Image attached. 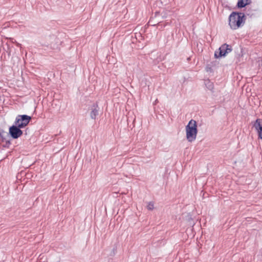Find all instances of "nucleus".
Instances as JSON below:
<instances>
[{"mask_svg":"<svg viewBox=\"0 0 262 262\" xmlns=\"http://www.w3.org/2000/svg\"><path fill=\"white\" fill-rule=\"evenodd\" d=\"M98 114V110L97 108H94L93 109L90 113V116L92 119H95L96 116Z\"/></svg>","mask_w":262,"mask_h":262,"instance_id":"nucleus-8","label":"nucleus"},{"mask_svg":"<svg viewBox=\"0 0 262 262\" xmlns=\"http://www.w3.org/2000/svg\"><path fill=\"white\" fill-rule=\"evenodd\" d=\"M185 129L187 140L190 142L194 141L198 133L196 122L194 120H190Z\"/></svg>","mask_w":262,"mask_h":262,"instance_id":"nucleus-2","label":"nucleus"},{"mask_svg":"<svg viewBox=\"0 0 262 262\" xmlns=\"http://www.w3.org/2000/svg\"><path fill=\"white\" fill-rule=\"evenodd\" d=\"M210 68H208L207 69V71H209V70H210Z\"/></svg>","mask_w":262,"mask_h":262,"instance_id":"nucleus-15","label":"nucleus"},{"mask_svg":"<svg viewBox=\"0 0 262 262\" xmlns=\"http://www.w3.org/2000/svg\"><path fill=\"white\" fill-rule=\"evenodd\" d=\"M248 4V0H238L237 6L238 8H244Z\"/></svg>","mask_w":262,"mask_h":262,"instance_id":"nucleus-6","label":"nucleus"},{"mask_svg":"<svg viewBox=\"0 0 262 262\" xmlns=\"http://www.w3.org/2000/svg\"><path fill=\"white\" fill-rule=\"evenodd\" d=\"M31 120V117L26 115H18L15 121V125L19 128H23L26 126Z\"/></svg>","mask_w":262,"mask_h":262,"instance_id":"nucleus-3","label":"nucleus"},{"mask_svg":"<svg viewBox=\"0 0 262 262\" xmlns=\"http://www.w3.org/2000/svg\"><path fill=\"white\" fill-rule=\"evenodd\" d=\"M204 82L208 90L211 91L213 89V84L209 80H205Z\"/></svg>","mask_w":262,"mask_h":262,"instance_id":"nucleus-7","label":"nucleus"},{"mask_svg":"<svg viewBox=\"0 0 262 262\" xmlns=\"http://www.w3.org/2000/svg\"><path fill=\"white\" fill-rule=\"evenodd\" d=\"M20 128L16 125L9 128V134L13 139H17L23 135V132Z\"/></svg>","mask_w":262,"mask_h":262,"instance_id":"nucleus-5","label":"nucleus"},{"mask_svg":"<svg viewBox=\"0 0 262 262\" xmlns=\"http://www.w3.org/2000/svg\"><path fill=\"white\" fill-rule=\"evenodd\" d=\"M147 208L149 210H152L154 209V204L152 202H150L147 205Z\"/></svg>","mask_w":262,"mask_h":262,"instance_id":"nucleus-10","label":"nucleus"},{"mask_svg":"<svg viewBox=\"0 0 262 262\" xmlns=\"http://www.w3.org/2000/svg\"><path fill=\"white\" fill-rule=\"evenodd\" d=\"M9 39L11 40V41H12V42L13 43H15L16 41H14V39L13 38H9Z\"/></svg>","mask_w":262,"mask_h":262,"instance_id":"nucleus-13","label":"nucleus"},{"mask_svg":"<svg viewBox=\"0 0 262 262\" xmlns=\"http://www.w3.org/2000/svg\"><path fill=\"white\" fill-rule=\"evenodd\" d=\"M231 47L226 43H224L220 47L217 51L215 52L214 56L216 58L225 56L227 54L231 52Z\"/></svg>","mask_w":262,"mask_h":262,"instance_id":"nucleus-4","label":"nucleus"},{"mask_svg":"<svg viewBox=\"0 0 262 262\" xmlns=\"http://www.w3.org/2000/svg\"><path fill=\"white\" fill-rule=\"evenodd\" d=\"M261 126H262L260 124V121L259 119H257L254 124V127L255 128V129H257L259 127H260Z\"/></svg>","mask_w":262,"mask_h":262,"instance_id":"nucleus-9","label":"nucleus"},{"mask_svg":"<svg viewBox=\"0 0 262 262\" xmlns=\"http://www.w3.org/2000/svg\"><path fill=\"white\" fill-rule=\"evenodd\" d=\"M258 137L262 139V131L258 133Z\"/></svg>","mask_w":262,"mask_h":262,"instance_id":"nucleus-11","label":"nucleus"},{"mask_svg":"<svg viewBox=\"0 0 262 262\" xmlns=\"http://www.w3.org/2000/svg\"><path fill=\"white\" fill-rule=\"evenodd\" d=\"M245 23V15L243 13L233 12L229 17V25L232 29L235 30L241 27Z\"/></svg>","mask_w":262,"mask_h":262,"instance_id":"nucleus-1","label":"nucleus"},{"mask_svg":"<svg viewBox=\"0 0 262 262\" xmlns=\"http://www.w3.org/2000/svg\"><path fill=\"white\" fill-rule=\"evenodd\" d=\"M15 43H16V45L17 47H20V46H21V45H20V43H18V42H15Z\"/></svg>","mask_w":262,"mask_h":262,"instance_id":"nucleus-14","label":"nucleus"},{"mask_svg":"<svg viewBox=\"0 0 262 262\" xmlns=\"http://www.w3.org/2000/svg\"><path fill=\"white\" fill-rule=\"evenodd\" d=\"M256 131L257 132V133H259V132H260L261 131H262V126H261L260 127L257 128V129H256Z\"/></svg>","mask_w":262,"mask_h":262,"instance_id":"nucleus-12","label":"nucleus"}]
</instances>
